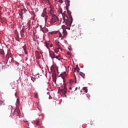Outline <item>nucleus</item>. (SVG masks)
Segmentation results:
<instances>
[{"mask_svg": "<svg viewBox=\"0 0 128 128\" xmlns=\"http://www.w3.org/2000/svg\"><path fill=\"white\" fill-rule=\"evenodd\" d=\"M68 26L66 25V26L65 25H62V28L63 29V37L62 38H66V36L68 35L67 31L66 30V27Z\"/></svg>", "mask_w": 128, "mask_h": 128, "instance_id": "obj_3", "label": "nucleus"}, {"mask_svg": "<svg viewBox=\"0 0 128 128\" xmlns=\"http://www.w3.org/2000/svg\"><path fill=\"white\" fill-rule=\"evenodd\" d=\"M56 82H55V84H56V80H55Z\"/></svg>", "mask_w": 128, "mask_h": 128, "instance_id": "obj_46", "label": "nucleus"}, {"mask_svg": "<svg viewBox=\"0 0 128 128\" xmlns=\"http://www.w3.org/2000/svg\"><path fill=\"white\" fill-rule=\"evenodd\" d=\"M24 54L27 55L28 54V52L26 51V50H24Z\"/></svg>", "mask_w": 128, "mask_h": 128, "instance_id": "obj_28", "label": "nucleus"}, {"mask_svg": "<svg viewBox=\"0 0 128 128\" xmlns=\"http://www.w3.org/2000/svg\"><path fill=\"white\" fill-rule=\"evenodd\" d=\"M46 10H47V8H44L43 10V12L42 14V17H44L46 16V14H47V12H46Z\"/></svg>", "mask_w": 128, "mask_h": 128, "instance_id": "obj_7", "label": "nucleus"}, {"mask_svg": "<svg viewBox=\"0 0 128 128\" xmlns=\"http://www.w3.org/2000/svg\"><path fill=\"white\" fill-rule=\"evenodd\" d=\"M35 18H36V14H34V16L32 18V19L33 20H35Z\"/></svg>", "mask_w": 128, "mask_h": 128, "instance_id": "obj_24", "label": "nucleus"}, {"mask_svg": "<svg viewBox=\"0 0 128 128\" xmlns=\"http://www.w3.org/2000/svg\"><path fill=\"white\" fill-rule=\"evenodd\" d=\"M52 44H50V48H52Z\"/></svg>", "mask_w": 128, "mask_h": 128, "instance_id": "obj_39", "label": "nucleus"}, {"mask_svg": "<svg viewBox=\"0 0 128 128\" xmlns=\"http://www.w3.org/2000/svg\"><path fill=\"white\" fill-rule=\"evenodd\" d=\"M38 109L39 110H40L39 108H38Z\"/></svg>", "mask_w": 128, "mask_h": 128, "instance_id": "obj_44", "label": "nucleus"}, {"mask_svg": "<svg viewBox=\"0 0 128 128\" xmlns=\"http://www.w3.org/2000/svg\"><path fill=\"white\" fill-rule=\"evenodd\" d=\"M80 75L82 76V77L83 78H84V76H85V74H84L83 73V72H80Z\"/></svg>", "mask_w": 128, "mask_h": 128, "instance_id": "obj_14", "label": "nucleus"}, {"mask_svg": "<svg viewBox=\"0 0 128 128\" xmlns=\"http://www.w3.org/2000/svg\"><path fill=\"white\" fill-rule=\"evenodd\" d=\"M48 16H45V21H46L48 20Z\"/></svg>", "mask_w": 128, "mask_h": 128, "instance_id": "obj_31", "label": "nucleus"}, {"mask_svg": "<svg viewBox=\"0 0 128 128\" xmlns=\"http://www.w3.org/2000/svg\"><path fill=\"white\" fill-rule=\"evenodd\" d=\"M0 54H1L3 56H4V50H0Z\"/></svg>", "mask_w": 128, "mask_h": 128, "instance_id": "obj_17", "label": "nucleus"}, {"mask_svg": "<svg viewBox=\"0 0 128 128\" xmlns=\"http://www.w3.org/2000/svg\"><path fill=\"white\" fill-rule=\"evenodd\" d=\"M93 20H94V18H93Z\"/></svg>", "mask_w": 128, "mask_h": 128, "instance_id": "obj_50", "label": "nucleus"}, {"mask_svg": "<svg viewBox=\"0 0 128 128\" xmlns=\"http://www.w3.org/2000/svg\"><path fill=\"white\" fill-rule=\"evenodd\" d=\"M76 68H74V72H76Z\"/></svg>", "mask_w": 128, "mask_h": 128, "instance_id": "obj_35", "label": "nucleus"}, {"mask_svg": "<svg viewBox=\"0 0 128 128\" xmlns=\"http://www.w3.org/2000/svg\"><path fill=\"white\" fill-rule=\"evenodd\" d=\"M68 30H70V28H68Z\"/></svg>", "mask_w": 128, "mask_h": 128, "instance_id": "obj_49", "label": "nucleus"}, {"mask_svg": "<svg viewBox=\"0 0 128 128\" xmlns=\"http://www.w3.org/2000/svg\"><path fill=\"white\" fill-rule=\"evenodd\" d=\"M17 37L19 38V35L18 34H17Z\"/></svg>", "mask_w": 128, "mask_h": 128, "instance_id": "obj_42", "label": "nucleus"}, {"mask_svg": "<svg viewBox=\"0 0 128 128\" xmlns=\"http://www.w3.org/2000/svg\"><path fill=\"white\" fill-rule=\"evenodd\" d=\"M44 44H45V46H46V48L49 50L50 49V47H49L50 43L45 42Z\"/></svg>", "mask_w": 128, "mask_h": 128, "instance_id": "obj_11", "label": "nucleus"}, {"mask_svg": "<svg viewBox=\"0 0 128 128\" xmlns=\"http://www.w3.org/2000/svg\"><path fill=\"white\" fill-rule=\"evenodd\" d=\"M50 70H52V72H55V67L54 65H52L51 68H50Z\"/></svg>", "mask_w": 128, "mask_h": 128, "instance_id": "obj_12", "label": "nucleus"}, {"mask_svg": "<svg viewBox=\"0 0 128 128\" xmlns=\"http://www.w3.org/2000/svg\"><path fill=\"white\" fill-rule=\"evenodd\" d=\"M78 87L76 88L75 90H78Z\"/></svg>", "mask_w": 128, "mask_h": 128, "instance_id": "obj_40", "label": "nucleus"}, {"mask_svg": "<svg viewBox=\"0 0 128 128\" xmlns=\"http://www.w3.org/2000/svg\"><path fill=\"white\" fill-rule=\"evenodd\" d=\"M6 58H8V61L10 60V62H12V54H11L8 53V54L6 56Z\"/></svg>", "mask_w": 128, "mask_h": 128, "instance_id": "obj_6", "label": "nucleus"}, {"mask_svg": "<svg viewBox=\"0 0 128 128\" xmlns=\"http://www.w3.org/2000/svg\"><path fill=\"white\" fill-rule=\"evenodd\" d=\"M63 78V82H64V84H65V82H66V80H64V78Z\"/></svg>", "mask_w": 128, "mask_h": 128, "instance_id": "obj_36", "label": "nucleus"}, {"mask_svg": "<svg viewBox=\"0 0 128 128\" xmlns=\"http://www.w3.org/2000/svg\"><path fill=\"white\" fill-rule=\"evenodd\" d=\"M38 116H40V115H38Z\"/></svg>", "mask_w": 128, "mask_h": 128, "instance_id": "obj_47", "label": "nucleus"}, {"mask_svg": "<svg viewBox=\"0 0 128 128\" xmlns=\"http://www.w3.org/2000/svg\"><path fill=\"white\" fill-rule=\"evenodd\" d=\"M49 53H50V56L52 58V62H54V58H56V56L54 54V52L50 50L49 52Z\"/></svg>", "mask_w": 128, "mask_h": 128, "instance_id": "obj_5", "label": "nucleus"}, {"mask_svg": "<svg viewBox=\"0 0 128 128\" xmlns=\"http://www.w3.org/2000/svg\"><path fill=\"white\" fill-rule=\"evenodd\" d=\"M60 14H62V8H60Z\"/></svg>", "mask_w": 128, "mask_h": 128, "instance_id": "obj_30", "label": "nucleus"}, {"mask_svg": "<svg viewBox=\"0 0 128 128\" xmlns=\"http://www.w3.org/2000/svg\"><path fill=\"white\" fill-rule=\"evenodd\" d=\"M24 32V31L22 30L20 32L21 36H22V34Z\"/></svg>", "mask_w": 128, "mask_h": 128, "instance_id": "obj_34", "label": "nucleus"}, {"mask_svg": "<svg viewBox=\"0 0 128 128\" xmlns=\"http://www.w3.org/2000/svg\"><path fill=\"white\" fill-rule=\"evenodd\" d=\"M2 14H0V20H2V16H1Z\"/></svg>", "mask_w": 128, "mask_h": 128, "instance_id": "obj_37", "label": "nucleus"}, {"mask_svg": "<svg viewBox=\"0 0 128 128\" xmlns=\"http://www.w3.org/2000/svg\"><path fill=\"white\" fill-rule=\"evenodd\" d=\"M22 48H23V49L24 50V51H25V50H26V45H24Z\"/></svg>", "mask_w": 128, "mask_h": 128, "instance_id": "obj_25", "label": "nucleus"}, {"mask_svg": "<svg viewBox=\"0 0 128 128\" xmlns=\"http://www.w3.org/2000/svg\"><path fill=\"white\" fill-rule=\"evenodd\" d=\"M74 77H76V76L75 75V74H74Z\"/></svg>", "mask_w": 128, "mask_h": 128, "instance_id": "obj_43", "label": "nucleus"}, {"mask_svg": "<svg viewBox=\"0 0 128 128\" xmlns=\"http://www.w3.org/2000/svg\"><path fill=\"white\" fill-rule=\"evenodd\" d=\"M56 60H58L59 61H60L61 60L60 56V54H58V56H56Z\"/></svg>", "mask_w": 128, "mask_h": 128, "instance_id": "obj_13", "label": "nucleus"}, {"mask_svg": "<svg viewBox=\"0 0 128 128\" xmlns=\"http://www.w3.org/2000/svg\"><path fill=\"white\" fill-rule=\"evenodd\" d=\"M35 97L37 98H38V93L35 94Z\"/></svg>", "mask_w": 128, "mask_h": 128, "instance_id": "obj_23", "label": "nucleus"}, {"mask_svg": "<svg viewBox=\"0 0 128 128\" xmlns=\"http://www.w3.org/2000/svg\"><path fill=\"white\" fill-rule=\"evenodd\" d=\"M50 13L51 14L54 13V10L52 8L51 6H50Z\"/></svg>", "mask_w": 128, "mask_h": 128, "instance_id": "obj_19", "label": "nucleus"}, {"mask_svg": "<svg viewBox=\"0 0 128 128\" xmlns=\"http://www.w3.org/2000/svg\"><path fill=\"white\" fill-rule=\"evenodd\" d=\"M59 50H62V48H58L54 50V52L58 54V52H59Z\"/></svg>", "mask_w": 128, "mask_h": 128, "instance_id": "obj_16", "label": "nucleus"}, {"mask_svg": "<svg viewBox=\"0 0 128 128\" xmlns=\"http://www.w3.org/2000/svg\"><path fill=\"white\" fill-rule=\"evenodd\" d=\"M15 96H16V93H15Z\"/></svg>", "mask_w": 128, "mask_h": 128, "instance_id": "obj_48", "label": "nucleus"}, {"mask_svg": "<svg viewBox=\"0 0 128 128\" xmlns=\"http://www.w3.org/2000/svg\"><path fill=\"white\" fill-rule=\"evenodd\" d=\"M30 21L29 20V21L28 22V25L30 26Z\"/></svg>", "mask_w": 128, "mask_h": 128, "instance_id": "obj_33", "label": "nucleus"}, {"mask_svg": "<svg viewBox=\"0 0 128 128\" xmlns=\"http://www.w3.org/2000/svg\"><path fill=\"white\" fill-rule=\"evenodd\" d=\"M44 0V1H46V0ZM48 1H49V0H48Z\"/></svg>", "mask_w": 128, "mask_h": 128, "instance_id": "obj_45", "label": "nucleus"}, {"mask_svg": "<svg viewBox=\"0 0 128 128\" xmlns=\"http://www.w3.org/2000/svg\"><path fill=\"white\" fill-rule=\"evenodd\" d=\"M20 101L19 98H17V100H16V106L20 105Z\"/></svg>", "mask_w": 128, "mask_h": 128, "instance_id": "obj_15", "label": "nucleus"}, {"mask_svg": "<svg viewBox=\"0 0 128 128\" xmlns=\"http://www.w3.org/2000/svg\"><path fill=\"white\" fill-rule=\"evenodd\" d=\"M60 38H62L61 40H63L64 38H63V35H62V33L60 32Z\"/></svg>", "mask_w": 128, "mask_h": 128, "instance_id": "obj_20", "label": "nucleus"}, {"mask_svg": "<svg viewBox=\"0 0 128 128\" xmlns=\"http://www.w3.org/2000/svg\"><path fill=\"white\" fill-rule=\"evenodd\" d=\"M31 80L33 82H34L36 80V78H35L31 77Z\"/></svg>", "mask_w": 128, "mask_h": 128, "instance_id": "obj_21", "label": "nucleus"}, {"mask_svg": "<svg viewBox=\"0 0 128 128\" xmlns=\"http://www.w3.org/2000/svg\"><path fill=\"white\" fill-rule=\"evenodd\" d=\"M65 3L66 4V9L69 17L66 16V15H64V16L63 15V24H65L66 25L70 26L72 23L73 18L71 13L68 11V8L70 6V0H65Z\"/></svg>", "mask_w": 128, "mask_h": 128, "instance_id": "obj_1", "label": "nucleus"}, {"mask_svg": "<svg viewBox=\"0 0 128 128\" xmlns=\"http://www.w3.org/2000/svg\"><path fill=\"white\" fill-rule=\"evenodd\" d=\"M59 2H60V4H63V3H64V2L62 1V0H59Z\"/></svg>", "mask_w": 128, "mask_h": 128, "instance_id": "obj_29", "label": "nucleus"}, {"mask_svg": "<svg viewBox=\"0 0 128 128\" xmlns=\"http://www.w3.org/2000/svg\"><path fill=\"white\" fill-rule=\"evenodd\" d=\"M58 20V18L56 16V15L53 14L52 15V17L51 18L50 23L51 24H54L55 22H56Z\"/></svg>", "mask_w": 128, "mask_h": 128, "instance_id": "obj_2", "label": "nucleus"}, {"mask_svg": "<svg viewBox=\"0 0 128 128\" xmlns=\"http://www.w3.org/2000/svg\"><path fill=\"white\" fill-rule=\"evenodd\" d=\"M3 102L2 100H0V106H1L2 105V104H3Z\"/></svg>", "mask_w": 128, "mask_h": 128, "instance_id": "obj_27", "label": "nucleus"}, {"mask_svg": "<svg viewBox=\"0 0 128 128\" xmlns=\"http://www.w3.org/2000/svg\"><path fill=\"white\" fill-rule=\"evenodd\" d=\"M15 114H16V115L17 116H20V110L18 109L15 110H14V116Z\"/></svg>", "mask_w": 128, "mask_h": 128, "instance_id": "obj_8", "label": "nucleus"}, {"mask_svg": "<svg viewBox=\"0 0 128 128\" xmlns=\"http://www.w3.org/2000/svg\"><path fill=\"white\" fill-rule=\"evenodd\" d=\"M56 74L53 73L52 74V78H56Z\"/></svg>", "mask_w": 128, "mask_h": 128, "instance_id": "obj_26", "label": "nucleus"}, {"mask_svg": "<svg viewBox=\"0 0 128 128\" xmlns=\"http://www.w3.org/2000/svg\"><path fill=\"white\" fill-rule=\"evenodd\" d=\"M76 69L77 70L78 68V65L76 66Z\"/></svg>", "mask_w": 128, "mask_h": 128, "instance_id": "obj_38", "label": "nucleus"}, {"mask_svg": "<svg viewBox=\"0 0 128 128\" xmlns=\"http://www.w3.org/2000/svg\"><path fill=\"white\" fill-rule=\"evenodd\" d=\"M36 124L38 126H40L41 123L40 122V120H36Z\"/></svg>", "mask_w": 128, "mask_h": 128, "instance_id": "obj_10", "label": "nucleus"}, {"mask_svg": "<svg viewBox=\"0 0 128 128\" xmlns=\"http://www.w3.org/2000/svg\"><path fill=\"white\" fill-rule=\"evenodd\" d=\"M73 82H74L73 80H70L68 82L69 86H70L69 89H70V90L72 89V86Z\"/></svg>", "mask_w": 128, "mask_h": 128, "instance_id": "obj_9", "label": "nucleus"}, {"mask_svg": "<svg viewBox=\"0 0 128 128\" xmlns=\"http://www.w3.org/2000/svg\"><path fill=\"white\" fill-rule=\"evenodd\" d=\"M60 92L63 94H65V96L66 97V93L67 92V88L66 87V84H64V86L63 87L60 88Z\"/></svg>", "mask_w": 128, "mask_h": 128, "instance_id": "obj_4", "label": "nucleus"}, {"mask_svg": "<svg viewBox=\"0 0 128 128\" xmlns=\"http://www.w3.org/2000/svg\"><path fill=\"white\" fill-rule=\"evenodd\" d=\"M10 60H11V58H10V60H8V61H9V62H10Z\"/></svg>", "mask_w": 128, "mask_h": 128, "instance_id": "obj_41", "label": "nucleus"}, {"mask_svg": "<svg viewBox=\"0 0 128 128\" xmlns=\"http://www.w3.org/2000/svg\"><path fill=\"white\" fill-rule=\"evenodd\" d=\"M83 90H84V92H85L86 93L88 92V90H87L86 87H84V88H83Z\"/></svg>", "mask_w": 128, "mask_h": 128, "instance_id": "obj_22", "label": "nucleus"}, {"mask_svg": "<svg viewBox=\"0 0 128 128\" xmlns=\"http://www.w3.org/2000/svg\"><path fill=\"white\" fill-rule=\"evenodd\" d=\"M84 98H85L86 100H90V96L86 95V96H84Z\"/></svg>", "mask_w": 128, "mask_h": 128, "instance_id": "obj_18", "label": "nucleus"}, {"mask_svg": "<svg viewBox=\"0 0 128 128\" xmlns=\"http://www.w3.org/2000/svg\"><path fill=\"white\" fill-rule=\"evenodd\" d=\"M76 70H77V72H79L80 70V68H78Z\"/></svg>", "mask_w": 128, "mask_h": 128, "instance_id": "obj_32", "label": "nucleus"}, {"mask_svg": "<svg viewBox=\"0 0 128 128\" xmlns=\"http://www.w3.org/2000/svg\"><path fill=\"white\" fill-rule=\"evenodd\" d=\"M2 21L1 20H0V22Z\"/></svg>", "mask_w": 128, "mask_h": 128, "instance_id": "obj_51", "label": "nucleus"}]
</instances>
